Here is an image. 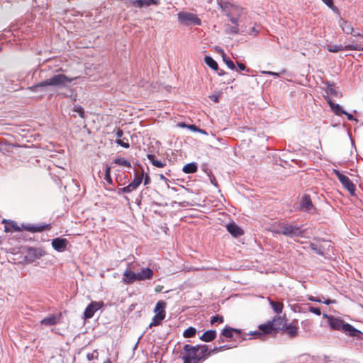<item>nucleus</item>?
Listing matches in <instances>:
<instances>
[{"label": "nucleus", "mask_w": 363, "mask_h": 363, "mask_svg": "<svg viewBox=\"0 0 363 363\" xmlns=\"http://www.w3.org/2000/svg\"><path fill=\"white\" fill-rule=\"evenodd\" d=\"M79 77H69L63 74H55L50 78L42 81L28 89L32 92L43 91L47 86L66 87L68 83L78 79Z\"/></svg>", "instance_id": "1"}, {"label": "nucleus", "mask_w": 363, "mask_h": 363, "mask_svg": "<svg viewBox=\"0 0 363 363\" xmlns=\"http://www.w3.org/2000/svg\"><path fill=\"white\" fill-rule=\"evenodd\" d=\"M323 317L328 319V323L332 330H342L354 337H359L362 334L361 331L354 328L350 323H344L340 318L328 315L327 314H323Z\"/></svg>", "instance_id": "2"}, {"label": "nucleus", "mask_w": 363, "mask_h": 363, "mask_svg": "<svg viewBox=\"0 0 363 363\" xmlns=\"http://www.w3.org/2000/svg\"><path fill=\"white\" fill-rule=\"evenodd\" d=\"M272 231L276 234L284 235L291 238H303L305 234V230H303L301 226L289 223H280Z\"/></svg>", "instance_id": "3"}, {"label": "nucleus", "mask_w": 363, "mask_h": 363, "mask_svg": "<svg viewBox=\"0 0 363 363\" xmlns=\"http://www.w3.org/2000/svg\"><path fill=\"white\" fill-rule=\"evenodd\" d=\"M184 355L182 357L184 363H198L200 362V357L198 352L199 351V345L192 346L185 345L184 346Z\"/></svg>", "instance_id": "4"}, {"label": "nucleus", "mask_w": 363, "mask_h": 363, "mask_svg": "<svg viewBox=\"0 0 363 363\" xmlns=\"http://www.w3.org/2000/svg\"><path fill=\"white\" fill-rule=\"evenodd\" d=\"M177 16L178 21H179V23L185 26H189L191 25H201V19L197 16L196 14H194L193 13L187 11H180L178 13Z\"/></svg>", "instance_id": "5"}, {"label": "nucleus", "mask_w": 363, "mask_h": 363, "mask_svg": "<svg viewBox=\"0 0 363 363\" xmlns=\"http://www.w3.org/2000/svg\"><path fill=\"white\" fill-rule=\"evenodd\" d=\"M327 50L330 52H337L346 50L363 51V45L361 43H353L346 45L329 44L327 45Z\"/></svg>", "instance_id": "6"}, {"label": "nucleus", "mask_w": 363, "mask_h": 363, "mask_svg": "<svg viewBox=\"0 0 363 363\" xmlns=\"http://www.w3.org/2000/svg\"><path fill=\"white\" fill-rule=\"evenodd\" d=\"M218 5L227 16H237L241 15V13H242L241 8L238 6H235L232 4H230V2L220 1L218 2Z\"/></svg>", "instance_id": "7"}, {"label": "nucleus", "mask_w": 363, "mask_h": 363, "mask_svg": "<svg viewBox=\"0 0 363 363\" xmlns=\"http://www.w3.org/2000/svg\"><path fill=\"white\" fill-rule=\"evenodd\" d=\"M258 328L260 331H254L249 333V335H251L252 336H255V337L260 338L262 340V337L265 335L268 334H275V331L274 330L273 326V322L269 320L267 323L264 324H261L258 326Z\"/></svg>", "instance_id": "8"}, {"label": "nucleus", "mask_w": 363, "mask_h": 363, "mask_svg": "<svg viewBox=\"0 0 363 363\" xmlns=\"http://www.w3.org/2000/svg\"><path fill=\"white\" fill-rule=\"evenodd\" d=\"M104 306L102 301H91L84 312V318L85 320L91 318L95 313Z\"/></svg>", "instance_id": "9"}, {"label": "nucleus", "mask_w": 363, "mask_h": 363, "mask_svg": "<svg viewBox=\"0 0 363 363\" xmlns=\"http://www.w3.org/2000/svg\"><path fill=\"white\" fill-rule=\"evenodd\" d=\"M45 252L40 247H28L26 258L28 262H33L44 256Z\"/></svg>", "instance_id": "10"}, {"label": "nucleus", "mask_w": 363, "mask_h": 363, "mask_svg": "<svg viewBox=\"0 0 363 363\" xmlns=\"http://www.w3.org/2000/svg\"><path fill=\"white\" fill-rule=\"evenodd\" d=\"M335 175L337 177L339 181L342 186L351 194H354L355 191V186L350 179V178L343 174L340 173L338 170H334Z\"/></svg>", "instance_id": "11"}, {"label": "nucleus", "mask_w": 363, "mask_h": 363, "mask_svg": "<svg viewBox=\"0 0 363 363\" xmlns=\"http://www.w3.org/2000/svg\"><path fill=\"white\" fill-rule=\"evenodd\" d=\"M122 281L125 284H131L138 281L137 274L130 267H128L123 274Z\"/></svg>", "instance_id": "12"}, {"label": "nucleus", "mask_w": 363, "mask_h": 363, "mask_svg": "<svg viewBox=\"0 0 363 363\" xmlns=\"http://www.w3.org/2000/svg\"><path fill=\"white\" fill-rule=\"evenodd\" d=\"M138 281L150 280L153 278L154 272L150 267H143L139 272H137Z\"/></svg>", "instance_id": "13"}, {"label": "nucleus", "mask_w": 363, "mask_h": 363, "mask_svg": "<svg viewBox=\"0 0 363 363\" xmlns=\"http://www.w3.org/2000/svg\"><path fill=\"white\" fill-rule=\"evenodd\" d=\"M67 245L68 241L65 238H57L52 240V246L57 252L65 251Z\"/></svg>", "instance_id": "14"}, {"label": "nucleus", "mask_w": 363, "mask_h": 363, "mask_svg": "<svg viewBox=\"0 0 363 363\" xmlns=\"http://www.w3.org/2000/svg\"><path fill=\"white\" fill-rule=\"evenodd\" d=\"M271 321L273 322L275 334L277 333L279 330H284V328L286 325V320L284 316H276Z\"/></svg>", "instance_id": "15"}, {"label": "nucleus", "mask_w": 363, "mask_h": 363, "mask_svg": "<svg viewBox=\"0 0 363 363\" xmlns=\"http://www.w3.org/2000/svg\"><path fill=\"white\" fill-rule=\"evenodd\" d=\"M143 179V172L140 173L138 172H135V178L128 185L126 186L129 191L132 192L133 191L135 190L140 184L142 183Z\"/></svg>", "instance_id": "16"}, {"label": "nucleus", "mask_w": 363, "mask_h": 363, "mask_svg": "<svg viewBox=\"0 0 363 363\" xmlns=\"http://www.w3.org/2000/svg\"><path fill=\"white\" fill-rule=\"evenodd\" d=\"M61 316V313H59L58 315H50L41 320L40 324L47 326L55 325L60 322Z\"/></svg>", "instance_id": "17"}, {"label": "nucleus", "mask_w": 363, "mask_h": 363, "mask_svg": "<svg viewBox=\"0 0 363 363\" xmlns=\"http://www.w3.org/2000/svg\"><path fill=\"white\" fill-rule=\"evenodd\" d=\"M300 208L306 212H309L313 208L311 199L308 195H304L300 201Z\"/></svg>", "instance_id": "18"}, {"label": "nucleus", "mask_w": 363, "mask_h": 363, "mask_svg": "<svg viewBox=\"0 0 363 363\" xmlns=\"http://www.w3.org/2000/svg\"><path fill=\"white\" fill-rule=\"evenodd\" d=\"M133 4L138 8L148 7L152 5L157 6L160 0H134Z\"/></svg>", "instance_id": "19"}, {"label": "nucleus", "mask_w": 363, "mask_h": 363, "mask_svg": "<svg viewBox=\"0 0 363 363\" xmlns=\"http://www.w3.org/2000/svg\"><path fill=\"white\" fill-rule=\"evenodd\" d=\"M227 230L234 237H238L243 234V230L234 222L226 225Z\"/></svg>", "instance_id": "20"}, {"label": "nucleus", "mask_w": 363, "mask_h": 363, "mask_svg": "<svg viewBox=\"0 0 363 363\" xmlns=\"http://www.w3.org/2000/svg\"><path fill=\"white\" fill-rule=\"evenodd\" d=\"M339 25L342 28V30L344 33L349 35L352 34L354 32L353 26H352L351 23L340 18L339 21Z\"/></svg>", "instance_id": "21"}, {"label": "nucleus", "mask_w": 363, "mask_h": 363, "mask_svg": "<svg viewBox=\"0 0 363 363\" xmlns=\"http://www.w3.org/2000/svg\"><path fill=\"white\" fill-rule=\"evenodd\" d=\"M298 326L294 325V323L288 325H285L284 332L291 337H294L297 335Z\"/></svg>", "instance_id": "22"}, {"label": "nucleus", "mask_w": 363, "mask_h": 363, "mask_svg": "<svg viewBox=\"0 0 363 363\" xmlns=\"http://www.w3.org/2000/svg\"><path fill=\"white\" fill-rule=\"evenodd\" d=\"M233 333H236L238 336H240L241 331L238 329L228 327L223 330L221 335L225 337L226 338H232L233 337Z\"/></svg>", "instance_id": "23"}, {"label": "nucleus", "mask_w": 363, "mask_h": 363, "mask_svg": "<svg viewBox=\"0 0 363 363\" xmlns=\"http://www.w3.org/2000/svg\"><path fill=\"white\" fill-rule=\"evenodd\" d=\"M165 314H163V312L162 313H157L155 314L153 318H152V321L150 324L149 325V328H152L153 326L159 325L162 320H163L165 318Z\"/></svg>", "instance_id": "24"}, {"label": "nucleus", "mask_w": 363, "mask_h": 363, "mask_svg": "<svg viewBox=\"0 0 363 363\" xmlns=\"http://www.w3.org/2000/svg\"><path fill=\"white\" fill-rule=\"evenodd\" d=\"M216 337V332L214 330H209L205 332L201 337L200 339L204 342H211Z\"/></svg>", "instance_id": "25"}, {"label": "nucleus", "mask_w": 363, "mask_h": 363, "mask_svg": "<svg viewBox=\"0 0 363 363\" xmlns=\"http://www.w3.org/2000/svg\"><path fill=\"white\" fill-rule=\"evenodd\" d=\"M23 228L31 233L41 232L45 230L46 225H33L30 224L23 225Z\"/></svg>", "instance_id": "26"}, {"label": "nucleus", "mask_w": 363, "mask_h": 363, "mask_svg": "<svg viewBox=\"0 0 363 363\" xmlns=\"http://www.w3.org/2000/svg\"><path fill=\"white\" fill-rule=\"evenodd\" d=\"M268 300L269 302V305L271 306L274 313L279 314L282 312L284 305L281 302L274 301L269 298H268Z\"/></svg>", "instance_id": "27"}, {"label": "nucleus", "mask_w": 363, "mask_h": 363, "mask_svg": "<svg viewBox=\"0 0 363 363\" xmlns=\"http://www.w3.org/2000/svg\"><path fill=\"white\" fill-rule=\"evenodd\" d=\"M199 351L198 352L200 357V362L203 361L210 356L209 350L207 345L199 346Z\"/></svg>", "instance_id": "28"}, {"label": "nucleus", "mask_w": 363, "mask_h": 363, "mask_svg": "<svg viewBox=\"0 0 363 363\" xmlns=\"http://www.w3.org/2000/svg\"><path fill=\"white\" fill-rule=\"evenodd\" d=\"M198 169L197 165L194 162L189 163L184 166L183 172L186 174L195 173Z\"/></svg>", "instance_id": "29"}, {"label": "nucleus", "mask_w": 363, "mask_h": 363, "mask_svg": "<svg viewBox=\"0 0 363 363\" xmlns=\"http://www.w3.org/2000/svg\"><path fill=\"white\" fill-rule=\"evenodd\" d=\"M308 299L311 301L318 302V303H323L326 305H330V303H335V300H330V299H326L323 296L320 297H314V296H310Z\"/></svg>", "instance_id": "30"}, {"label": "nucleus", "mask_w": 363, "mask_h": 363, "mask_svg": "<svg viewBox=\"0 0 363 363\" xmlns=\"http://www.w3.org/2000/svg\"><path fill=\"white\" fill-rule=\"evenodd\" d=\"M330 106L332 111L337 116H341L344 113H346V111H345L342 109V106H340L339 104L330 102Z\"/></svg>", "instance_id": "31"}, {"label": "nucleus", "mask_w": 363, "mask_h": 363, "mask_svg": "<svg viewBox=\"0 0 363 363\" xmlns=\"http://www.w3.org/2000/svg\"><path fill=\"white\" fill-rule=\"evenodd\" d=\"M206 64L213 70L218 69V63L210 56H206L204 58Z\"/></svg>", "instance_id": "32"}, {"label": "nucleus", "mask_w": 363, "mask_h": 363, "mask_svg": "<svg viewBox=\"0 0 363 363\" xmlns=\"http://www.w3.org/2000/svg\"><path fill=\"white\" fill-rule=\"evenodd\" d=\"M147 158L151 162L152 165H154L157 167L162 168L165 166V163L162 162L160 160H157L154 155H148Z\"/></svg>", "instance_id": "33"}, {"label": "nucleus", "mask_w": 363, "mask_h": 363, "mask_svg": "<svg viewBox=\"0 0 363 363\" xmlns=\"http://www.w3.org/2000/svg\"><path fill=\"white\" fill-rule=\"evenodd\" d=\"M166 303L164 301H159L155 308L154 312L157 314V313L163 312V314L166 315L165 312Z\"/></svg>", "instance_id": "34"}, {"label": "nucleus", "mask_w": 363, "mask_h": 363, "mask_svg": "<svg viewBox=\"0 0 363 363\" xmlns=\"http://www.w3.org/2000/svg\"><path fill=\"white\" fill-rule=\"evenodd\" d=\"M225 32L226 34L228 35H235V34H238V32H239V28H238V25H233V26H230V25H228L226 27H225Z\"/></svg>", "instance_id": "35"}, {"label": "nucleus", "mask_w": 363, "mask_h": 363, "mask_svg": "<svg viewBox=\"0 0 363 363\" xmlns=\"http://www.w3.org/2000/svg\"><path fill=\"white\" fill-rule=\"evenodd\" d=\"M223 52V55H222V58H223V62L226 64V65L228 66V67L230 69H235V65H234V62L230 59L229 57H228L223 51H222Z\"/></svg>", "instance_id": "36"}, {"label": "nucleus", "mask_w": 363, "mask_h": 363, "mask_svg": "<svg viewBox=\"0 0 363 363\" xmlns=\"http://www.w3.org/2000/svg\"><path fill=\"white\" fill-rule=\"evenodd\" d=\"M115 164L118 165L125 166L127 167H130L131 164L129 161L123 157H118L114 160Z\"/></svg>", "instance_id": "37"}, {"label": "nucleus", "mask_w": 363, "mask_h": 363, "mask_svg": "<svg viewBox=\"0 0 363 363\" xmlns=\"http://www.w3.org/2000/svg\"><path fill=\"white\" fill-rule=\"evenodd\" d=\"M196 333V328H194L193 327H189L187 329H186L184 331L183 335L184 337H192L195 336Z\"/></svg>", "instance_id": "38"}, {"label": "nucleus", "mask_w": 363, "mask_h": 363, "mask_svg": "<svg viewBox=\"0 0 363 363\" xmlns=\"http://www.w3.org/2000/svg\"><path fill=\"white\" fill-rule=\"evenodd\" d=\"M115 142L116 144L124 148H128L130 147L128 139L125 138H117Z\"/></svg>", "instance_id": "39"}, {"label": "nucleus", "mask_w": 363, "mask_h": 363, "mask_svg": "<svg viewBox=\"0 0 363 363\" xmlns=\"http://www.w3.org/2000/svg\"><path fill=\"white\" fill-rule=\"evenodd\" d=\"M104 179L109 184H113V180H112V178H111V167L107 166L106 167V171H105V176H104Z\"/></svg>", "instance_id": "40"}, {"label": "nucleus", "mask_w": 363, "mask_h": 363, "mask_svg": "<svg viewBox=\"0 0 363 363\" xmlns=\"http://www.w3.org/2000/svg\"><path fill=\"white\" fill-rule=\"evenodd\" d=\"M324 4H325L330 9H332L335 12L338 11L337 7H336L333 4V0H321Z\"/></svg>", "instance_id": "41"}, {"label": "nucleus", "mask_w": 363, "mask_h": 363, "mask_svg": "<svg viewBox=\"0 0 363 363\" xmlns=\"http://www.w3.org/2000/svg\"><path fill=\"white\" fill-rule=\"evenodd\" d=\"M223 321H224L223 317V316H220V315L212 316L211 318V324H214L216 323H223Z\"/></svg>", "instance_id": "42"}, {"label": "nucleus", "mask_w": 363, "mask_h": 363, "mask_svg": "<svg viewBox=\"0 0 363 363\" xmlns=\"http://www.w3.org/2000/svg\"><path fill=\"white\" fill-rule=\"evenodd\" d=\"M98 357V352L96 350H95L92 353H88L86 354V358L89 361H92L94 359H96Z\"/></svg>", "instance_id": "43"}, {"label": "nucleus", "mask_w": 363, "mask_h": 363, "mask_svg": "<svg viewBox=\"0 0 363 363\" xmlns=\"http://www.w3.org/2000/svg\"><path fill=\"white\" fill-rule=\"evenodd\" d=\"M228 17L229 20L230 21V22L233 25H238V19H239L240 16H228Z\"/></svg>", "instance_id": "44"}, {"label": "nucleus", "mask_w": 363, "mask_h": 363, "mask_svg": "<svg viewBox=\"0 0 363 363\" xmlns=\"http://www.w3.org/2000/svg\"><path fill=\"white\" fill-rule=\"evenodd\" d=\"M74 111L75 112L78 113L82 118H84V113L83 108L82 106H75L74 108Z\"/></svg>", "instance_id": "45"}, {"label": "nucleus", "mask_w": 363, "mask_h": 363, "mask_svg": "<svg viewBox=\"0 0 363 363\" xmlns=\"http://www.w3.org/2000/svg\"><path fill=\"white\" fill-rule=\"evenodd\" d=\"M309 311H311V313H313L317 315H320L321 314L320 308H315L312 306H309Z\"/></svg>", "instance_id": "46"}, {"label": "nucleus", "mask_w": 363, "mask_h": 363, "mask_svg": "<svg viewBox=\"0 0 363 363\" xmlns=\"http://www.w3.org/2000/svg\"><path fill=\"white\" fill-rule=\"evenodd\" d=\"M311 248L318 255H322L323 254L320 249H319L315 244H311Z\"/></svg>", "instance_id": "47"}, {"label": "nucleus", "mask_w": 363, "mask_h": 363, "mask_svg": "<svg viewBox=\"0 0 363 363\" xmlns=\"http://www.w3.org/2000/svg\"><path fill=\"white\" fill-rule=\"evenodd\" d=\"M262 74H267V75H272L274 77H279V74L277 72H272V71H262Z\"/></svg>", "instance_id": "48"}, {"label": "nucleus", "mask_w": 363, "mask_h": 363, "mask_svg": "<svg viewBox=\"0 0 363 363\" xmlns=\"http://www.w3.org/2000/svg\"><path fill=\"white\" fill-rule=\"evenodd\" d=\"M118 194H127V193H130V191H129V189H128L127 186H125L123 188H121L118 189Z\"/></svg>", "instance_id": "49"}, {"label": "nucleus", "mask_w": 363, "mask_h": 363, "mask_svg": "<svg viewBox=\"0 0 363 363\" xmlns=\"http://www.w3.org/2000/svg\"><path fill=\"white\" fill-rule=\"evenodd\" d=\"M116 135L117 138H122L123 136V131L120 128H117Z\"/></svg>", "instance_id": "50"}, {"label": "nucleus", "mask_w": 363, "mask_h": 363, "mask_svg": "<svg viewBox=\"0 0 363 363\" xmlns=\"http://www.w3.org/2000/svg\"><path fill=\"white\" fill-rule=\"evenodd\" d=\"M238 67L239 69L242 70V71H244V70L249 71L250 70L249 69H247L246 66L243 63H241V62H238Z\"/></svg>", "instance_id": "51"}, {"label": "nucleus", "mask_w": 363, "mask_h": 363, "mask_svg": "<svg viewBox=\"0 0 363 363\" xmlns=\"http://www.w3.org/2000/svg\"><path fill=\"white\" fill-rule=\"evenodd\" d=\"M328 93L333 94V95H335L336 96L337 94V92L335 91V89L334 88H333L332 86H329L328 88Z\"/></svg>", "instance_id": "52"}, {"label": "nucleus", "mask_w": 363, "mask_h": 363, "mask_svg": "<svg viewBox=\"0 0 363 363\" xmlns=\"http://www.w3.org/2000/svg\"><path fill=\"white\" fill-rule=\"evenodd\" d=\"M143 178H144V184L145 185H147L150 183L151 179H150V177L148 176V174H146L145 177H143Z\"/></svg>", "instance_id": "53"}, {"label": "nucleus", "mask_w": 363, "mask_h": 363, "mask_svg": "<svg viewBox=\"0 0 363 363\" xmlns=\"http://www.w3.org/2000/svg\"><path fill=\"white\" fill-rule=\"evenodd\" d=\"M188 128L194 131H200L201 132L202 130H200L199 128H197L195 125H188Z\"/></svg>", "instance_id": "54"}, {"label": "nucleus", "mask_w": 363, "mask_h": 363, "mask_svg": "<svg viewBox=\"0 0 363 363\" xmlns=\"http://www.w3.org/2000/svg\"><path fill=\"white\" fill-rule=\"evenodd\" d=\"M209 97L213 102L218 103L219 101V96L217 95H211Z\"/></svg>", "instance_id": "55"}, {"label": "nucleus", "mask_w": 363, "mask_h": 363, "mask_svg": "<svg viewBox=\"0 0 363 363\" xmlns=\"http://www.w3.org/2000/svg\"><path fill=\"white\" fill-rule=\"evenodd\" d=\"M230 348H231V347L225 345L218 347V350H219V352H221V351H224L225 350H228Z\"/></svg>", "instance_id": "56"}, {"label": "nucleus", "mask_w": 363, "mask_h": 363, "mask_svg": "<svg viewBox=\"0 0 363 363\" xmlns=\"http://www.w3.org/2000/svg\"><path fill=\"white\" fill-rule=\"evenodd\" d=\"M344 115H346V116H347V119H348L349 121H353V120H354V121H357V120L356 118H354V116H353L352 114H350V113H347V112H346V113H344Z\"/></svg>", "instance_id": "57"}, {"label": "nucleus", "mask_w": 363, "mask_h": 363, "mask_svg": "<svg viewBox=\"0 0 363 363\" xmlns=\"http://www.w3.org/2000/svg\"><path fill=\"white\" fill-rule=\"evenodd\" d=\"M218 347H215L213 349L209 350L210 355L218 352Z\"/></svg>", "instance_id": "58"}, {"label": "nucleus", "mask_w": 363, "mask_h": 363, "mask_svg": "<svg viewBox=\"0 0 363 363\" xmlns=\"http://www.w3.org/2000/svg\"><path fill=\"white\" fill-rule=\"evenodd\" d=\"M162 286H157L156 288H155V291L156 292H160L161 290H162Z\"/></svg>", "instance_id": "59"}, {"label": "nucleus", "mask_w": 363, "mask_h": 363, "mask_svg": "<svg viewBox=\"0 0 363 363\" xmlns=\"http://www.w3.org/2000/svg\"><path fill=\"white\" fill-rule=\"evenodd\" d=\"M11 223H12V227L14 228V230L16 231L18 230V228L16 226V223L13 221H12Z\"/></svg>", "instance_id": "60"}, {"label": "nucleus", "mask_w": 363, "mask_h": 363, "mask_svg": "<svg viewBox=\"0 0 363 363\" xmlns=\"http://www.w3.org/2000/svg\"><path fill=\"white\" fill-rule=\"evenodd\" d=\"M353 35V36H363L362 34H360L359 33H356V32H353V33L352 34Z\"/></svg>", "instance_id": "61"}, {"label": "nucleus", "mask_w": 363, "mask_h": 363, "mask_svg": "<svg viewBox=\"0 0 363 363\" xmlns=\"http://www.w3.org/2000/svg\"><path fill=\"white\" fill-rule=\"evenodd\" d=\"M257 33V31L255 30V28H252L250 33H253L254 35H256Z\"/></svg>", "instance_id": "62"}, {"label": "nucleus", "mask_w": 363, "mask_h": 363, "mask_svg": "<svg viewBox=\"0 0 363 363\" xmlns=\"http://www.w3.org/2000/svg\"><path fill=\"white\" fill-rule=\"evenodd\" d=\"M104 363H112L111 359L109 358H107L104 362Z\"/></svg>", "instance_id": "63"}, {"label": "nucleus", "mask_w": 363, "mask_h": 363, "mask_svg": "<svg viewBox=\"0 0 363 363\" xmlns=\"http://www.w3.org/2000/svg\"><path fill=\"white\" fill-rule=\"evenodd\" d=\"M160 179H162V180H167L166 177H165L163 174H160Z\"/></svg>", "instance_id": "64"}]
</instances>
